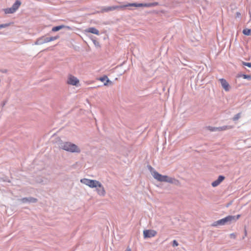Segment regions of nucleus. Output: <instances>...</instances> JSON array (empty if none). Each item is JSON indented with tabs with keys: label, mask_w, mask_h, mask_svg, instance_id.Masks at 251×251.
I'll return each mask as SVG.
<instances>
[{
	"label": "nucleus",
	"mask_w": 251,
	"mask_h": 251,
	"mask_svg": "<svg viewBox=\"0 0 251 251\" xmlns=\"http://www.w3.org/2000/svg\"><path fill=\"white\" fill-rule=\"evenodd\" d=\"M80 182L88 186L91 188H96L97 192L100 195L104 196L105 194V190L104 187H103L101 183L98 180L86 179V178H83L80 180Z\"/></svg>",
	"instance_id": "1"
},
{
	"label": "nucleus",
	"mask_w": 251,
	"mask_h": 251,
	"mask_svg": "<svg viewBox=\"0 0 251 251\" xmlns=\"http://www.w3.org/2000/svg\"><path fill=\"white\" fill-rule=\"evenodd\" d=\"M152 175L153 177L160 182H166L171 183H175V184H179L180 182L178 180L175 179V178L170 177L168 176L162 175L160 173L157 172L156 171H153L152 172Z\"/></svg>",
	"instance_id": "2"
},
{
	"label": "nucleus",
	"mask_w": 251,
	"mask_h": 251,
	"mask_svg": "<svg viewBox=\"0 0 251 251\" xmlns=\"http://www.w3.org/2000/svg\"><path fill=\"white\" fill-rule=\"evenodd\" d=\"M151 4H143V3H129L125 6H108L102 9L103 12H108L110 11H113L118 8H123V7L126 6H135V7H141V6H151Z\"/></svg>",
	"instance_id": "3"
},
{
	"label": "nucleus",
	"mask_w": 251,
	"mask_h": 251,
	"mask_svg": "<svg viewBox=\"0 0 251 251\" xmlns=\"http://www.w3.org/2000/svg\"><path fill=\"white\" fill-rule=\"evenodd\" d=\"M61 148L66 151L70 152H77L79 153L80 150L75 144L70 143V142H66L62 143L61 145Z\"/></svg>",
	"instance_id": "4"
},
{
	"label": "nucleus",
	"mask_w": 251,
	"mask_h": 251,
	"mask_svg": "<svg viewBox=\"0 0 251 251\" xmlns=\"http://www.w3.org/2000/svg\"><path fill=\"white\" fill-rule=\"evenodd\" d=\"M66 83L72 86H78L80 85V80L79 79L72 74L68 75Z\"/></svg>",
	"instance_id": "5"
},
{
	"label": "nucleus",
	"mask_w": 251,
	"mask_h": 251,
	"mask_svg": "<svg viewBox=\"0 0 251 251\" xmlns=\"http://www.w3.org/2000/svg\"><path fill=\"white\" fill-rule=\"evenodd\" d=\"M143 236L145 238H151L154 237V236H156L157 234V232L155 230L152 229H149V230H144L143 231Z\"/></svg>",
	"instance_id": "6"
},
{
	"label": "nucleus",
	"mask_w": 251,
	"mask_h": 251,
	"mask_svg": "<svg viewBox=\"0 0 251 251\" xmlns=\"http://www.w3.org/2000/svg\"><path fill=\"white\" fill-rule=\"evenodd\" d=\"M232 126H224L221 127H209V129L211 131H224V130L228 129H231Z\"/></svg>",
	"instance_id": "7"
},
{
	"label": "nucleus",
	"mask_w": 251,
	"mask_h": 251,
	"mask_svg": "<svg viewBox=\"0 0 251 251\" xmlns=\"http://www.w3.org/2000/svg\"><path fill=\"white\" fill-rule=\"evenodd\" d=\"M219 81L221 82V85L222 86L224 89L226 91H229L230 86L229 85L228 83H227V81L224 78L220 79Z\"/></svg>",
	"instance_id": "8"
},
{
	"label": "nucleus",
	"mask_w": 251,
	"mask_h": 251,
	"mask_svg": "<svg viewBox=\"0 0 251 251\" xmlns=\"http://www.w3.org/2000/svg\"><path fill=\"white\" fill-rule=\"evenodd\" d=\"M241 215H238L237 216H228L225 217L226 223L231 222L232 221H236L240 217Z\"/></svg>",
	"instance_id": "9"
},
{
	"label": "nucleus",
	"mask_w": 251,
	"mask_h": 251,
	"mask_svg": "<svg viewBox=\"0 0 251 251\" xmlns=\"http://www.w3.org/2000/svg\"><path fill=\"white\" fill-rule=\"evenodd\" d=\"M225 178V177L223 176H219L217 180H214V182H212V187H215L220 185V183H221Z\"/></svg>",
	"instance_id": "10"
},
{
	"label": "nucleus",
	"mask_w": 251,
	"mask_h": 251,
	"mask_svg": "<svg viewBox=\"0 0 251 251\" xmlns=\"http://www.w3.org/2000/svg\"><path fill=\"white\" fill-rule=\"evenodd\" d=\"M85 31L86 32L94 33L96 35H99V30L95 27H90V28H87V29L85 30Z\"/></svg>",
	"instance_id": "11"
},
{
	"label": "nucleus",
	"mask_w": 251,
	"mask_h": 251,
	"mask_svg": "<svg viewBox=\"0 0 251 251\" xmlns=\"http://www.w3.org/2000/svg\"><path fill=\"white\" fill-rule=\"evenodd\" d=\"M21 3L19 0H16L15 2L12 5V7L14 9V12H15L16 10L19 8L20 6Z\"/></svg>",
	"instance_id": "12"
},
{
	"label": "nucleus",
	"mask_w": 251,
	"mask_h": 251,
	"mask_svg": "<svg viewBox=\"0 0 251 251\" xmlns=\"http://www.w3.org/2000/svg\"><path fill=\"white\" fill-rule=\"evenodd\" d=\"M21 3L19 0H16L15 2L12 5V7L14 9V12H15L16 10L19 8L20 6Z\"/></svg>",
	"instance_id": "13"
},
{
	"label": "nucleus",
	"mask_w": 251,
	"mask_h": 251,
	"mask_svg": "<svg viewBox=\"0 0 251 251\" xmlns=\"http://www.w3.org/2000/svg\"><path fill=\"white\" fill-rule=\"evenodd\" d=\"M99 80L101 81H106V82L104 83V85H107L108 83L110 81L107 76H104L102 77H100L99 78Z\"/></svg>",
	"instance_id": "14"
},
{
	"label": "nucleus",
	"mask_w": 251,
	"mask_h": 251,
	"mask_svg": "<svg viewBox=\"0 0 251 251\" xmlns=\"http://www.w3.org/2000/svg\"><path fill=\"white\" fill-rule=\"evenodd\" d=\"M226 218L221 219V220H220L219 221H217L215 225H225L226 224Z\"/></svg>",
	"instance_id": "15"
},
{
	"label": "nucleus",
	"mask_w": 251,
	"mask_h": 251,
	"mask_svg": "<svg viewBox=\"0 0 251 251\" xmlns=\"http://www.w3.org/2000/svg\"><path fill=\"white\" fill-rule=\"evenodd\" d=\"M64 27H66V26L64 25L54 26L53 28H52V31H58L59 30H61V29L64 28Z\"/></svg>",
	"instance_id": "16"
},
{
	"label": "nucleus",
	"mask_w": 251,
	"mask_h": 251,
	"mask_svg": "<svg viewBox=\"0 0 251 251\" xmlns=\"http://www.w3.org/2000/svg\"><path fill=\"white\" fill-rule=\"evenodd\" d=\"M14 11L12 6L9 8H6L4 9V13L6 14H12L14 13Z\"/></svg>",
	"instance_id": "17"
},
{
	"label": "nucleus",
	"mask_w": 251,
	"mask_h": 251,
	"mask_svg": "<svg viewBox=\"0 0 251 251\" xmlns=\"http://www.w3.org/2000/svg\"><path fill=\"white\" fill-rule=\"evenodd\" d=\"M58 36H56V37L46 38L45 39V42H50V41L56 40V39H58Z\"/></svg>",
	"instance_id": "18"
},
{
	"label": "nucleus",
	"mask_w": 251,
	"mask_h": 251,
	"mask_svg": "<svg viewBox=\"0 0 251 251\" xmlns=\"http://www.w3.org/2000/svg\"><path fill=\"white\" fill-rule=\"evenodd\" d=\"M242 32L245 35H250L251 33V29H249V28H245L243 30Z\"/></svg>",
	"instance_id": "19"
},
{
	"label": "nucleus",
	"mask_w": 251,
	"mask_h": 251,
	"mask_svg": "<svg viewBox=\"0 0 251 251\" xmlns=\"http://www.w3.org/2000/svg\"><path fill=\"white\" fill-rule=\"evenodd\" d=\"M242 77L244 79H251V75H249L243 74Z\"/></svg>",
	"instance_id": "20"
},
{
	"label": "nucleus",
	"mask_w": 251,
	"mask_h": 251,
	"mask_svg": "<svg viewBox=\"0 0 251 251\" xmlns=\"http://www.w3.org/2000/svg\"><path fill=\"white\" fill-rule=\"evenodd\" d=\"M242 64L245 65V66L251 67V62H246L243 61Z\"/></svg>",
	"instance_id": "21"
},
{
	"label": "nucleus",
	"mask_w": 251,
	"mask_h": 251,
	"mask_svg": "<svg viewBox=\"0 0 251 251\" xmlns=\"http://www.w3.org/2000/svg\"><path fill=\"white\" fill-rule=\"evenodd\" d=\"M241 117V114H237L235 115V116L233 118V120L234 121L237 120Z\"/></svg>",
	"instance_id": "22"
},
{
	"label": "nucleus",
	"mask_w": 251,
	"mask_h": 251,
	"mask_svg": "<svg viewBox=\"0 0 251 251\" xmlns=\"http://www.w3.org/2000/svg\"><path fill=\"white\" fill-rule=\"evenodd\" d=\"M178 245V243L177 242V241L176 240H173V247H177Z\"/></svg>",
	"instance_id": "23"
},
{
	"label": "nucleus",
	"mask_w": 251,
	"mask_h": 251,
	"mask_svg": "<svg viewBox=\"0 0 251 251\" xmlns=\"http://www.w3.org/2000/svg\"><path fill=\"white\" fill-rule=\"evenodd\" d=\"M8 25H7V24H6L5 25H0V29L2 28H4V27H6L8 26Z\"/></svg>",
	"instance_id": "24"
},
{
	"label": "nucleus",
	"mask_w": 251,
	"mask_h": 251,
	"mask_svg": "<svg viewBox=\"0 0 251 251\" xmlns=\"http://www.w3.org/2000/svg\"><path fill=\"white\" fill-rule=\"evenodd\" d=\"M230 237L231 238H235L236 237V235L235 234V233H231Z\"/></svg>",
	"instance_id": "25"
},
{
	"label": "nucleus",
	"mask_w": 251,
	"mask_h": 251,
	"mask_svg": "<svg viewBox=\"0 0 251 251\" xmlns=\"http://www.w3.org/2000/svg\"><path fill=\"white\" fill-rule=\"evenodd\" d=\"M242 75H243V74H238V75H237V77H241V76H242Z\"/></svg>",
	"instance_id": "26"
},
{
	"label": "nucleus",
	"mask_w": 251,
	"mask_h": 251,
	"mask_svg": "<svg viewBox=\"0 0 251 251\" xmlns=\"http://www.w3.org/2000/svg\"><path fill=\"white\" fill-rule=\"evenodd\" d=\"M125 251H131V250L130 248H127Z\"/></svg>",
	"instance_id": "27"
},
{
	"label": "nucleus",
	"mask_w": 251,
	"mask_h": 251,
	"mask_svg": "<svg viewBox=\"0 0 251 251\" xmlns=\"http://www.w3.org/2000/svg\"><path fill=\"white\" fill-rule=\"evenodd\" d=\"M66 27L68 28V29H70L71 28L70 26H66Z\"/></svg>",
	"instance_id": "28"
},
{
	"label": "nucleus",
	"mask_w": 251,
	"mask_h": 251,
	"mask_svg": "<svg viewBox=\"0 0 251 251\" xmlns=\"http://www.w3.org/2000/svg\"><path fill=\"white\" fill-rule=\"evenodd\" d=\"M1 81V80H0V82Z\"/></svg>",
	"instance_id": "29"
}]
</instances>
